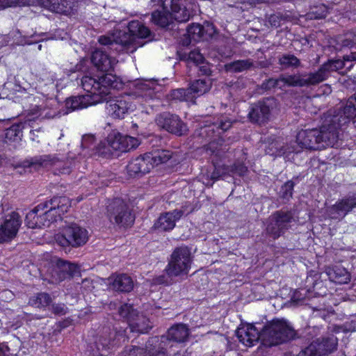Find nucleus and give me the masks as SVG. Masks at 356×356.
Wrapping results in <instances>:
<instances>
[{
    "label": "nucleus",
    "instance_id": "obj_1",
    "mask_svg": "<svg viewBox=\"0 0 356 356\" xmlns=\"http://www.w3.org/2000/svg\"><path fill=\"white\" fill-rule=\"evenodd\" d=\"M128 31L116 30L113 33L102 35L98 41L102 47L92 52L90 60L99 71L108 72L113 69L115 60L107 51L118 53H134L144 45L143 39L150 35L149 29L138 20H133L127 25Z\"/></svg>",
    "mask_w": 356,
    "mask_h": 356
},
{
    "label": "nucleus",
    "instance_id": "obj_2",
    "mask_svg": "<svg viewBox=\"0 0 356 356\" xmlns=\"http://www.w3.org/2000/svg\"><path fill=\"white\" fill-rule=\"evenodd\" d=\"M296 331L284 321H273L262 328L248 324L236 330V337L245 346L251 347L261 341L262 346L271 347L287 342L296 337Z\"/></svg>",
    "mask_w": 356,
    "mask_h": 356
},
{
    "label": "nucleus",
    "instance_id": "obj_3",
    "mask_svg": "<svg viewBox=\"0 0 356 356\" xmlns=\"http://www.w3.org/2000/svg\"><path fill=\"white\" fill-rule=\"evenodd\" d=\"M345 129L329 111L324 115L320 129L301 130L296 136L298 146L301 148L317 150L327 146L337 147Z\"/></svg>",
    "mask_w": 356,
    "mask_h": 356
},
{
    "label": "nucleus",
    "instance_id": "obj_4",
    "mask_svg": "<svg viewBox=\"0 0 356 356\" xmlns=\"http://www.w3.org/2000/svg\"><path fill=\"white\" fill-rule=\"evenodd\" d=\"M130 96L141 98L145 102L152 99L154 95V83L150 81H138L134 86ZM106 109L113 118L122 119L131 108L129 95L117 97L108 99L106 97Z\"/></svg>",
    "mask_w": 356,
    "mask_h": 356
},
{
    "label": "nucleus",
    "instance_id": "obj_5",
    "mask_svg": "<svg viewBox=\"0 0 356 356\" xmlns=\"http://www.w3.org/2000/svg\"><path fill=\"white\" fill-rule=\"evenodd\" d=\"M159 3L163 11L155 10L152 13V22L159 26L167 28L172 18L179 22H186L191 17V12L184 0H151L155 5Z\"/></svg>",
    "mask_w": 356,
    "mask_h": 356
},
{
    "label": "nucleus",
    "instance_id": "obj_6",
    "mask_svg": "<svg viewBox=\"0 0 356 356\" xmlns=\"http://www.w3.org/2000/svg\"><path fill=\"white\" fill-rule=\"evenodd\" d=\"M294 215L292 211L280 209L273 212L264 222L263 234L275 241L283 236L292 227Z\"/></svg>",
    "mask_w": 356,
    "mask_h": 356
},
{
    "label": "nucleus",
    "instance_id": "obj_7",
    "mask_svg": "<svg viewBox=\"0 0 356 356\" xmlns=\"http://www.w3.org/2000/svg\"><path fill=\"white\" fill-rule=\"evenodd\" d=\"M101 103V98L97 95L90 96L88 94L77 96H72L65 101L66 110L61 113L53 108L54 106H58L56 101L53 100L51 102L47 104V106L51 107L49 112L44 113V109L39 114L40 116L46 118H54L60 115L68 114L70 112L88 108L90 106L95 105Z\"/></svg>",
    "mask_w": 356,
    "mask_h": 356
},
{
    "label": "nucleus",
    "instance_id": "obj_8",
    "mask_svg": "<svg viewBox=\"0 0 356 356\" xmlns=\"http://www.w3.org/2000/svg\"><path fill=\"white\" fill-rule=\"evenodd\" d=\"M55 240L58 245L67 249L79 248L84 245L88 240V231L76 223H70L57 234Z\"/></svg>",
    "mask_w": 356,
    "mask_h": 356
},
{
    "label": "nucleus",
    "instance_id": "obj_9",
    "mask_svg": "<svg viewBox=\"0 0 356 356\" xmlns=\"http://www.w3.org/2000/svg\"><path fill=\"white\" fill-rule=\"evenodd\" d=\"M193 257L187 246L176 248L172 252L168 264L165 268L169 277H177L188 275L191 269Z\"/></svg>",
    "mask_w": 356,
    "mask_h": 356
},
{
    "label": "nucleus",
    "instance_id": "obj_10",
    "mask_svg": "<svg viewBox=\"0 0 356 356\" xmlns=\"http://www.w3.org/2000/svg\"><path fill=\"white\" fill-rule=\"evenodd\" d=\"M277 105V101L275 97L263 98L250 106L248 119L252 123L264 124L270 120Z\"/></svg>",
    "mask_w": 356,
    "mask_h": 356
},
{
    "label": "nucleus",
    "instance_id": "obj_11",
    "mask_svg": "<svg viewBox=\"0 0 356 356\" xmlns=\"http://www.w3.org/2000/svg\"><path fill=\"white\" fill-rule=\"evenodd\" d=\"M107 215L111 222L120 226H129L134 222V216L128 205L120 198H115L108 204Z\"/></svg>",
    "mask_w": 356,
    "mask_h": 356
},
{
    "label": "nucleus",
    "instance_id": "obj_12",
    "mask_svg": "<svg viewBox=\"0 0 356 356\" xmlns=\"http://www.w3.org/2000/svg\"><path fill=\"white\" fill-rule=\"evenodd\" d=\"M156 123L161 129L177 136L186 135L188 131L186 124L177 115L168 112L158 115Z\"/></svg>",
    "mask_w": 356,
    "mask_h": 356
},
{
    "label": "nucleus",
    "instance_id": "obj_13",
    "mask_svg": "<svg viewBox=\"0 0 356 356\" xmlns=\"http://www.w3.org/2000/svg\"><path fill=\"white\" fill-rule=\"evenodd\" d=\"M63 163V160L56 154H44L33 157L30 160L24 161V167H56L60 173L69 174L71 165Z\"/></svg>",
    "mask_w": 356,
    "mask_h": 356
},
{
    "label": "nucleus",
    "instance_id": "obj_14",
    "mask_svg": "<svg viewBox=\"0 0 356 356\" xmlns=\"http://www.w3.org/2000/svg\"><path fill=\"white\" fill-rule=\"evenodd\" d=\"M107 138L110 146L113 148L112 152H116V157L120 156L122 152L136 148L140 144L138 138L122 135L119 132H111Z\"/></svg>",
    "mask_w": 356,
    "mask_h": 356
},
{
    "label": "nucleus",
    "instance_id": "obj_15",
    "mask_svg": "<svg viewBox=\"0 0 356 356\" xmlns=\"http://www.w3.org/2000/svg\"><path fill=\"white\" fill-rule=\"evenodd\" d=\"M49 273L52 279L51 282L57 283L79 275V269L74 264L56 259Z\"/></svg>",
    "mask_w": 356,
    "mask_h": 356
},
{
    "label": "nucleus",
    "instance_id": "obj_16",
    "mask_svg": "<svg viewBox=\"0 0 356 356\" xmlns=\"http://www.w3.org/2000/svg\"><path fill=\"white\" fill-rule=\"evenodd\" d=\"M356 208V192L349 193L329 208L328 212L332 219H342Z\"/></svg>",
    "mask_w": 356,
    "mask_h": 356
},
{
    "label": "nucleus",
    "instance_id": "obj_17",
    "mask_svg": "<svg viewBox=\"0 0 356 356\" xmlns=\"http://www.w3.org/2000/svg\"><path fill=\"white\" fill-rule=\"evenodd\" d=\"M21 222L20 216L17 212L6 216L0 226V243L13 239L17 236Z\"/></svg>",
    "mask_w": 356,
    "mask_h": 356
},
{
    "label": "nucleus",
    "instance_id": "obj_18",
    "mask_svg": "<svg viewBox=\"0 0 356 356\" xmlns=\"http://www.w3.org/2000/svg\"><path fill=\"white\" fill-rule=\"evenodd\" d=\"M339 122V125L346 128L356 111V91L350 96L343 106L329 110Z\"/></svg>",
    "mask_w": 356,
    "mask_h": 356
},
{
    "label": "nucleus",
    "instance_id": "obj_19",
    "mask_svg": "<svg viewBox=\"0 0 356 356\" xmlns=\"http://www.w3.org/2000/svg\"><path fill=\"white\" fill-rule=\"evenodd\" d=\"M179 56L180 60L187 62V65L193 64L200 75H211L210 65L205 62L204 58L198 50H193L188 53L179 52Z\"/></svg>",
    "mask_w": 356,
    "mask_h": 356
},
{
    "label": "nucleus",
    "instance_id": "obj_20",
    "mask_svg": "<svg viewBox=\"0 0 356 356\" xmlns=\"http://www.w3.org/2000/svg\"><path fill=\"white\" fill-rule=\"evenodd\" d=\"M232 123L227 116H221L216 122L201 127L199 134L207 140H211L220 134V129L225 132L231 128Z\"/></svg>",
    "mask_w": 356,
    "mask_h": 356
},
{
    "label": "nucleus",
    "instance_id": "obj_21",
    "mask_svg": "<svg viewBox=\"0 0 356 356\" xmlns=\"http://www.w3.org/2000/svg\"><path fill=\"white\" fill-rule=\"evenodd\" d=\"M353 64L352 63H350L348 65H347L343 59L329 60L327 62L323 64L319 67V69L314 73L317 83L318 84L326 80L331 72H338L344 67H346V69L349 71L353 67Z\"/></svg>",
    "mask_w": 356,
    "mask_h": 356
},
{
    "label": "nucleus",
    "instance_id": "obj_22",
    "mask_svg": "<svg viewBox=\"0 0 356 356\" xmlns=\"http://www.w3.org/2000/svg\"><path fill=\"white\" fill-rule=\"evenodd\" d=\"M152 165L146 153L132 159L127 165V172L130 177H140L150 172Z\"/></svg>",
    "mask_w": 356,
    "mask_h": 356
},
{
    "label": "nucleus",
    "instance_id": "obj_23",
    "mask_svg": "<svg viewBox=\"0 0 356 356\" xmlns=\"http://www.w3.org/2000/svg\"><path fill=\"white\" fill-rule=\"evenodd\" d=\"M215 33L216 30L213 24L208 22H204L202 25L193 24L187 28V34L190 39L189 42L191 41L197 42L201 39L208 40Z\"/></svg>",
    "mask_w": 356,
    "mask_h": 356
},
{
    "label": "nucleus",
    "instance_id": "obj_24",
    "mask_svg": "<svg viewBox=\"0 0 356 356\" xmlns=\"http://www.w3.org/2000/svg\"><path fill=\"white\" fill-rule=\"evenodd\" d=\"M42 6L56 13L70 15L77 7L76 0H41Z\"/></svg>",
    "mask_w": 356,
    "mask_h": 356
},
{
    "label": "nucleus",
    "instance_id": "obj_25",
    "mask_svg": "<svg viewBox=\"0 0 356 356\" xmlns=\"http://www.w3.org/2000/svg\"><path fill=\"white\" fill-rule=\"evenodd\" d=\"M107 280L108 287L117 292L129 293L134 289V281L127 274H114Z\"/></svg>",
    "mask_w": 356,
    "mask_h": 356
},
{
    "label": "nucleus",
    "instance_id": "obj_26",
    "mask_svg": "<svg viewBox=\"0 0 356 356\" xmlns=\"http://www.w3.org/2000/svg\"><path fill=\"white\" fill-rule=\"evenodd\" d=\"M280 80H282V88L286 86L303 87L318 84L314 72L302 75L281 76Z\"/></svg>",
    "mask_w": 356,
    "mask_h": 356
},
{
    "label": "nucleus",
    "instance_id": "obj_27",
    "mask_svg": "<svg viewBox=\"0 0 356 356\" xmlns=\"http://www.w3.org/2000/svg\"><path fill=\"white\" fill-rule=\"evenodd\" d=\"M183 215V211L174 210L172 212L163 213L154 222V227L161 232H166L172 229L175 222Z\"/></svg>",
    "mask_w": 356,
    "mask_h": 356
},
{
    "label": "nucleus",
    "instance_id": "obj_28",
    "mask_svg": "<svg viewBox=\"0 0 356 356\" xmlns=\"http://www.w3.org/2000/svg\"><path fill=\"white\" fill-rule=\"evenodd\" d=\"M312 343L319 356H325L337 350L338 339L334 334H330L323 337L321 340L317 339Z\"/></svg>",
    "mask_w": 356,
    "mask_h": 356
},
{
    "label": "nucleus",
    "instance_id": "obj_29",
    "mask_svg": "<svg viewBox=\"0 0 356 356\" xmlns=\"http://www.w3.org/2000/svg\"><path fill=\"white\" fill-rule=\"evenodd\" d=\"M189 335V330L184 324H177L171 327L168 330L167 336L161 337V343H165L168 341H172L181 343L186 340Z\"/></svg>",
    "mask_w": 356,
    "mask_h": 356
},
{
    "label": "nucleus",
    "instance_id": "obj_30",
    "mask_svg": "<svg viewBox=\"0 0 356 356\" xmlns=\"http://www.w3.org/2000/svg\"><path fill=\"white\" fill-rule=\"evenodd\" d=\"M56 205L57 209L63 211H68L71 206L70 200L65 196L54 197L51 200L37 205L32 211L38 213L40 211L48 209L50 206Z\"/></svg>",
    "mask_w": 356,
    "mask_h": 356
},
{
    "label": "nucleus",
    "instance_id": "obj_31",
    "mask_svg": "<svg viewBox=\"0 0 356 356\" xmlns=\"http://www.w3.org/2000/svg\"><path fill=\"white\" fill-rule=\"evenodd\" d=\"M30 124L27 122H19L13 124L6 129V141L10 143H19L23 137V130L29 127Z\"/></svg>",
    "mask_w": 356,
    "mask_h": 356
},
{
    "label": "nucleus",
    "instance_id": "obj_32",
    "mask_svg": "<svg viewBox=\"0 0 356 356\" xmlns=\"http://www.w3.org/2000/svg\"><path fill=\"white\" fill-rule=\"evenodd\" d=\"M211 87V79L208 78L197 79L193 81L189 87V91L193 96V101L195 103V101L197 97L204 95L207 92Z\"/></svg>",
    "mask_w": 356,
    "mask_h": 356
},
{
    "label": "nucleus",
    "instance_id": "obj_33",
    "mask_svg": "<svg viewBox=\"0 0 356 356\" xmlns=\"http://www.w3.org/2000/svg\"><path fill=\"white\" fill-rule=\"evenodd\" d=\"M101 97L105 98L111 93L110 90L117 87L116 77L111 73L102 75L98 78Z\"/></svg>",
    "mask_w": 356,
    "mask_h": 356
},
{
    "label": "nucleus",
    "instance_id": "obj_34",
    "mask_svg": "<svg viewBox=\"0 0 356 356\" xmlns=\"http://www.w3.org/2000/svg\"><path fill=\"white\" fill-rule=\"evenodd\" d=\"M106 331L104 335H102L98 339L96 343V347L98 350H109L118 345V340L120 337H122V333H117L113 332L109 333V337H106Z\"/></svg>",
    "mask_w": 356,
    "mask_h": 356
},
{
    "label": "nucleus",
    "instance_id": "obj_35",
    "mask_svg": "<svg viewBox=\"0 0 356 356\" xmlns=\"http://www.w3.org/2000/svg\"><path fill=\"white\" fill-rule=\"evenodd\" d=\"M146 154L152 165V168L160 164L165 163L172 156V152L163 149H153L151 152H146Z\"/></svg>",
    "mask_w": 356,
    "mask_h": 356
},
{
    "label": "nucleus",
    "instance_id": "obj_36",
    "mask_svg": "<svg viewBox=\"0 0 356 356\" xmlns=\"http://www.w3.org/2000/svg\"><path fill=\"white\" fill-rule=\"evenodd\" d=\"M337 49L341 50L343 48L356 49V30H350L336 38Z\"/></svg>",
    "mask_w": 356,
    "mask_h": 356
},
{
    "label": "nucleus",
    "instance_id": "obj_37",
    "mask_svg": "<svg viewBox=\"0 0 356 356\" xmlns=\"http://www.w3.org/2000/svg\"><path fill=\"white\" fill-rule=\"evenodd\" d=\"M81 86L83 89L88 92L90 96L97 95L101 98V102H104L105 98L101 97L98 79L90 76H83L81 79Z\"/></svg>",
    "mask_w": 356,
    "mask_h": 356
},
{
    "label": "nucleus",
    "instance_id": "obj_38",
    "mask_svg": "<svg viewBox=\"0 0 356 356\" xmlns=\"http://www.w3.org/2000/svg\"><path fill=\"white\" fill-rule=\"evenodd\" d=\"M327 274L331 281L340 284H346L350 280V273L340 266L329 269Z\"/></svg>",
    "mask_w": 356,
    "mask_h": 356
},
{
    "label": "nucleus",
    "instance_id": "obj_39",
    "mask_svg": "<svg viewBox=\"0 0 356 356\" xmlns=\"http://www.w3.org/2000/svg\"><path fill=\"white\" fill-rule=\"evenodd\" d=\"M253 66L250 59L237 60L225 65V70L229 73H239L250 70Z\"/></svg>",
    "mask_w": 356,
    "mask_h": 356
},
{
    "label": "nucleus",
    "instance_id": "obj_40",
    "mask_svg": "<svg viewBox=\"0 0 356 356\" xmlns=\"http://www.w3.org/2000/svg\"><path fill=\"white\" fill-rule=\"evenodd\" d=\"M149 323V321L147 318L138 314V316H136L134 320L129 323V326L131 332L146 333L152 328V325Z\"/></svg>",
    "mask_w": 356,
    "mask_h": 356
},
{
    "label": "nucleus",
    "instance_id": "obj_41",
    "mask_svg": "<svg viewBox=\"0 0 356 356\" xmlns=\"http://www.w3.org/2000/svg\"><path fill=\"white\" fill-rule=\"evenodd\" d=\"M56 205L50 206L49 208L44 211L41 216L43 227H49L51 223L56 221L58 218H60L61 215L66 213L67 211H61V210L57 209Z\"/></svg>",
    "mask_w": 356,
    "mask_h": 356
},
{
    "label": "nucleus",
    "instance_id": "obj_42",
    "mask_svg": "<svg viewBox=\"0 0 356 356\" xmlns=\"http://www.w3.org/2000/svg\"><path fill=\"white\" fill-rule=\"evenodd\" d=\"M278 63L282 69L298 68L301 65V62L292 54H284L279 56Z\"/></svg>",
    "mask_w": 356,
    "mask_h": 356
},
{
    "label": "nucleus",
    "instance_id": "obj_43",
    "mask_svg": "<svg viewBox=\"0 0 356 356\" xmlns=\"http://www.w3.org/2000/svg\"><path fill=\"white\" fill-rule=\"evenodd\" d=\"M108 138L101 141L94 149V154L105 159L116 157V152H112Z\"/></svg>",
    "mask_w": 356,
    "mask_h": 356
},
{
    "label": "nucleus",
    "instance_id": "obj_44",
    "mask_svg": "<svg viewBox=\"0 0 356 356\" xmlns=\"http://www.w3.org/2000/svg\"><path fill=\"white\" fill-rule=\"evenodd\" d=\"M51 301L52 298L49 294L47 293H40L30 298L29 304L37 308H41L49 305Z\"/></svg>",
    "mask_w": 356,
    "mask_h": 356
},
{
    "label": "nucleus",
    "instance_id": "obj_45",
    "mask_svg": "<svg viewBox=\"0 0 356 356\" xmlns=\"http://www.w3.org/2000/svg\"><path fill=\"white\" fill-rule=\"evenodd\" d=\"M169 96L173 100L179 102H189L193 103V96L190 92L188 88L186 89L177 88L172 90Z\"/></svg>",
    "mask_w": 356,
    "mask_h": 356
},
{
    "label": "nucleus",
    "instance_id": "obj_46",
    "mask_svg": "<svg viewBox=\"0 0 356 356\" xmlns=\"http://www.w3.org/2000/svg\"><path fill=\"white\" fill-rule=\"evenodd\" d=\"M266 22L270 26L277 28L281 26L282 22L290 20V16L286 13H276L266 15Z\"/></svg>",
    "mask_w": 356,
    "mask_h": 356
},
{
    "label": "nucleus",
    "instance_id": "obj_47",
    "mask_svg": "<svg viewBox=\"0 0 356 356\" xmlns=\"http://www.w3.org/2000/svg\"><path fill=\"white\" fill-rule=\"evenodd\" d=\"M118 314L122 318L126 319L129 324L136 316H138V312L133 308L132 305L123 304L119 307Z\"/></svg>",
    "mask_w": 356,
    "mask_h": 356
},
{
    "label": "nucleus",
    "instance_id": "obj_48",
    "mask_svg": "<svg viewBox=\"0 0 356 356\" xmlns=\"http://www.w3.org/2000/svg\"><path fill=\"white\" fill-rule=\"evenodd\" d=\"M25 222L26 226L31 229L42 228L44 223L41 218V216H38L35 211H30L26 216Z\"/></svg>",
    "mask_w": 356,
    "mask_h": 356
},
{
    "label": "nucleus",
    "instance_id": "obj_49",
    "mask_svg": "<svg viewBox=\"0 0 356 356\" xmlns=\"http://www.w3.org/2000/svg\"><path fill=\"white\" fill-rule=\"evenodd\" d=\"M295 182L293 180H289L285 182L281 187L279 195L282 199L289 200L293 195Z\"/></svg>",
    "mask_w": 356,
    "mask_h": 356
},
{
    "label": "nucleus",
    "instance_id": "obj_50",
    "mask_svg": "<svg viewBox=\"0 0 356 356\" xmlns=\"http://www.w3.org/2000/svg\"><path fill=\"white\" fill-rule=\"evenodd\" d=\"M35 2V0H0V8L31 6Z\"/></svg>",
    "mask_w": 356,
    "mask_h": 356
},
{
    "label": "nucleus",
    "instance_id": "obj_51",
    "mask_svg": "<svg viewBox=\"0 0 356 356\" xmlns=\"http://www.w3.org/2000/svg\"><path fill=\"white\" fill-rule=\"evenodd\" d=\"M277 151L276 154L278 156H285L286 158L288 159H290L291 154L292 153H298L300 152L299 149H298V146L295 147V145H282L280 147H276Z\"/></svg>",
    "mask_w": 356,
    "mask_h": 356
},
{
    "label": "nucleus",
    "instance_id": "obj_52",
    "mask_svg": "<svg viewBox=\"0 0 356 356\" xmlns=\"http://www.w3.org/2000/svg\"><path fill=\"white\" fill-rule=\"evenodd\" d=\"M282 80L280 77L278 79L270 78L264 81L261 85V88L264 90L268 91L275 88H282Z\"/></svg>",
    "mask_w": 356,
    "mask_h": 356
},
{
    "label": "nucleus",
    "instance_id": "obj_53",
    "mask_svg": "<svg viewBox=\"0 0 356 356\" xmlns=\"http://www.w3.org/2000/svg\"><path fill=\"white\" fill-rule=\"evenodd\" d=\"M145 353L144 348L132 346L124 348L120 354V356H141Z\"/></svg>",
    "mask_w": 356,
    "mask_h": 356
},
{
    "label": "nucleus",
    "instance_id": "obj_54",
    "mask_svg": "<svg viewBox=\"0 0 356 356\" xmlns=\"http://www.w3.org/2000/svg\"><path fill=\"white\" fill-rule=\"evenodd\" d=\"M327 9L325 5L316 7L314 10L309 14L310 19H320L325 18L327 15Z\"/></svg>",
    "mask_w": 356,
    "mask_h": 356
},
{
    "label": "nucleus",
    "instance_id": "obj_55",
    "mask_svg": "<svg viewBox=\"0 0 356 356\" xmlns=\"http://www.w3.org/2000/svg\"><path fill=\"white\" fill-rule=\"evenodd\" d=\"M229 171L233 175L243 176L248 171V168L243 163L236 162L230 166Z\"/></svg>",
    "mask_w": 356,
    "mask_h": 356
},
{
    "label": "nucleus",
    "instance_id": "obj_56",
    "mask_svg": "<svg viewBox=\"0 0 356 356\" xmlns=\"http://www.w3.org/2000/svg\"><path fill=\"white\" fill-rule=\"evenodd\" d=\"M353 324L355 325V323L351 322L350 323H346L343 325H334L333 327L332 331L336 333H339L340 332H347L355 331V327L353 325Z\"/></svg>",
    "mask_w": 356,
    "mask_h": 356
},
{
    "label": "nucleus",
    "instance_id": "obj_57",
    "mask_svg": "<svg viewBox=\"0 0 356 356\" xmlns=\"http://www.w3.org/2000/svg\"><path fill=\"white\" fill-rule=\"evenodd\" d=\"M67 310V307L63 303L52 304L51 305V312L56 315H65Z\"/></svg>",
    "mask_w": 356,
    "mask_h": 356
},
{
    "label": "nucleus",
    "instance_id": "obj_58",
    "mask_svg": "<svg viewBox=\"0 0 356 356\" xmlns=\"http://www.w3.org/2000/svg\"><path fill=\"white\" fill-rule=\"evenodd\" d=\"M95 136L92 134H86L83 136L81 140V146L83 149L90 148L91 145H92L95 143Z\"/></svg>",
    "mask_w": 356,
    "mask_h": 356
},
{
    "label": "nucleus",
    "instance_id": "obj_59",
    "mask_svg": "<svg viewBox=\"0 0 356 356\" xmlns=\"http://www.w3.org/2000/svg\"><path fill=\"white\" fill-rule=\"evenodd\" d=\"M298 356H319L318 352L316 350L315 346L312 343L307 348L302 350Z\"/></svg>",
    "mask_w": 356,
    "mask_h": 356
},
{
    "label": "nucleus",
    "instance_id": "obj_60",
    "mask_svg": "<svg viewBox=\"0 0 356 356\" xmlns=\"http://www.w3.org/2000/svg\"><path fill=\"white\" fill-rule=\"evenodd\" d=\"M31 139L33 141H36L37 143L40 142V138H41L44 135V131L41 127L38 129H33L30 131Z\"/></svg>",
    "mask_w": 356,
    "mask_h": 356
},
{
    "label": "nucleus",
    "instance_id": "obj_61",
    "mask_svg": "<svg viewBox=\"0 0 356 356\" xmlns=\"http://www.w3.org/2000/svg\"><path fill=\"white\" fill-rule=\"evenodd\" d=\"M172 277H169L167 274L161 275L156 277L155 282L159 284H170L171 283V278Z\"/></svg>",
    "mask_w": 356,
    "mask_h": 356
},
{
    "label": "nucleus",
    "instance_id": "obj_62",
    "mask_svg": "<svg viewBox=\"0 0 356 356\" xmlns=\"http://www.w3.org/2000/svg\"><path fill=\"white\" fill-rule=\"evenodd\" d=\"M312 310H313V314L314 315V316H320L323 319H325L328 315L327 312L322 307H320V308L312 307Z\"/></svg>",
    "mask_w": 356,
    "mask_h": 356
},
{
    "label": "nucleus",
    "instance_id": "obj_63",
    "mask_svg": "<svg viewBox=\"0 0 356 356\" xmlns=\"http://www.w3.org/2000/svg\"><path fill=\"white\" fill-rule=\"evenodd\" d=\"M292 299L294 302H296L298 303H300L302 305L305 304V299L303 297V294L302 293L301 291H295Z\"/></svg>",
    "mask_w": 356,
    "mask_h": 356
},
{
    "label": "nucleus",
    "instance_id": "obj_64",
    "mask_svg": "<svg viewBox=\"0 0 356 356\" xmlns=\"http://www.w3.org/2000/svg\"><path fill=\"white\" fill-rule=\"evenodd\" d=\"M0 356H10V348L5 343H0Z\"/></svg>",
    "mask_w": 356,
    "mask_h": 356
}]
</instances>
